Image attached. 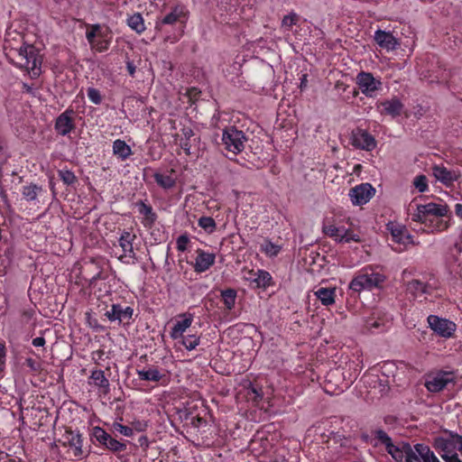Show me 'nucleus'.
Instances as JSON below:
<instances>
[{"label": "nucleus", "instance_id": "f257e3e1", "mask_svg": "<svg viewBox=\"0 0 462 462\" xmlns=\"http://www.w3.org/2000/svg\"><path fill=\"white\" fill-rule=\"evenodd\" d=\"M4 50L10 61L24 69L30 78L34 79L40 76L42 57L34 46L24 43V38L21 32L9 28L5 33Z\"/></svg>", "mask_w": 462, "mask_h": 462}, {"label": "nucleus", "instance_id": "f03ea898", "mask_svg": "<svg viewBox=\"0 0 462 462\" xmlns=\"http://www.w3.org/2000/svg\"><path fill=\"white\" fill-rule=\"evenodd\" d=\"M409 210L411 220L424 226L421 228L424 232H443L449 226L448 222L441 218L448 211V206L445 204L430 202L425 205H417L413 211L411 208Z\"/></svg>", "mask_w": 462, "mask_h": 462}, {"label": "nucleus", "instance_id": "7ed1b4c3", "mask_svg": "<svg viewBox=\"0 0 462 462\" xmlns=\"http://www.w3.org/2000/svg\"><path fill=\"white\" fill-rule=\"evenodd\" d=\"M193 321L194 315L190 312L177 315L170 331L171 337L174 340H180L183 346H197L199 344V337L195 334L185 336V333L190 331L189 328Z\"/></svg>", "mask_w": 462, "mask_h": 462}, {"label": "nucleus", "instance_id": "20e7f679", "mask_svg": "<svg viewBox=\"0 0 462 462\" xmlns=\"http://www.w3.org/2000/svg\"><path fill=\"white\" fill-rule=\"evenodd\" d=\"M385 280L386 277L383 273L376 272L372 266H366L352 279L348 287L356 292L372 291L380 288Z\"/></svg>", "mask_w": 462, "mask_h": 462}, {"label": "nucleus", "instance_id": "39448f33", "mask_svg": "<svg viewBox=\"0 0 462 462\" xmlns=\"http://www.w3.org/2000/svg\"><path fill=\"white\" fill-rule=\"evenodd\" d=\"M86 38L93 51L104 52L108 50L112 42V32L99 24H93L88 28Z\"/></svg>", "mask_w": 462, "mask_h": 462}, {"label": "nucleus", "instance_id": "423d86ee", "mask_svg": "<svg viewBox=\"0 0 462 462\" xmlns=\"http://www.w3.org/2000/svg\"><path fill=\"white\" fill-rule=\"evenodd\" d=\"M188 17H189V10L187 9V7L182 5H176L171 9V11L169 14H167L161 20L160 23H158L156 24V28H158L159 30H162V27H161L162 25L173 24L176 23H180L181 27H184L185 23L188 20ZM182 33H183V28H181L179 31L178 34L175 35L174 37H172V38L170 36L166 37L165 41L170 42L171 43L176 42L181 37Z\"/></svg>", "mask_w": 462, "mask_h": 462}, {"label": "nucleus", "instance_id": "0eeeda50", "mask_svg": "<svg viewBox=\"0 0 462 462\" xmlns=\"http://www.w3.org/2000/svg\"><path fill=\"white\" fill-rule=\"evenodd\" d=\"M455 374L449 371H433L426 375L424 386L430 393H439L445 389L448 383L455 382Z\"/></svg>", "mask_w": 462, "mask_h": 462}, {"label": "nucleus", "instance_id": "6e6552de", "mask_svg": "<svg viewBox=\"0 0 462 462\" xmlns=\"http://www.w3.org/2000/svg\"><path fill=\"white\" fill-rule=\"evenodd\" d=\"M434 447L442 458L462 452V436L450 433L449 437H439L435 439Z\"/></svg>", "mask_w": 462, "mask_h": 462}, {"label": "nucleus", "instance_id": "1a4fd4ad", "mask_svg": "<svg viewBox=\"0 0 462 462\" xmlns=\"http://www.w3.org/2000/svg\"><path fill=\"white\" fill-rule=\"evenodd\" d=\"M323 232L326 236L337 243L360 242V236L344 226L336 224H324Z\"/></svg>", "mask_w": 462, "mask_h": 462}, {"label": "nucleus", "instance_id": "9d476101", "mask_svg": "<svg viewBox=\"0 0 462 462\" xmlns=\"http://www.w3.org/2000/svg\"><path fill=\"white\" fill-rule=\"evenodd\" d=\"M246 137L243 131L236 127H228L223 131L222 143L226 149L234 154L241 152L245 148Z\"/></svg>", "mask_w": 462, "mask_h": 462}, {"label": "nucleus", "instance_id": "9b49d317", "mask_svg": "<svg viewBox=\"0 0 462 462\" xmlns=\"http://www.w3.org/2000/svg\"><path fill=\"white\" fill-rule=\"evenodd\" d=\"M427 321L430 329L440 337L451 338L457 330V324L446 318L430 315Z\"/></svg>", "mask_w": 462, "mask_h": 462}, {"label": "nucleus", "instance_id": "f8f14e48", "mask_svg": "<svg viewBox=\"0 0 462 462\" xmlns=\"http://www.w3.org/2000/svg\"><path fill=\"white\" fill-rule=\"evenodd\" d=\"M356 83L362 94L366 97H374L378 90L382 88V81L370 72L361 71L356 75Z\"/></svg>", "mask_w": 462, "mask_h": 462}, {"label": "nucleus", "instance_id": "ddd939ff", "mask_svg": "<svg viewBox=\"0 0 462 462\" xmlns=\"http://www.w3.org/2000/svg\"><path fill=\"white\" fill-rule=\"evenodd\" d=\"M375 189L370 183H361L349 190L348 196L354 206H362L374 196Z\"/></svg>", "mask_w": 462, "mask_h": 462}, {"label": "nucleus", "instance_id": "4468645a", "mask_svg": "<svg viewBox=\"0 0 462 462\" xmlns=\"http://www.w3.org/2000/svg\"><path fill=\"white\" fill-rule=\"evenodd\" d=\"M432 175L437 181H439L446 187H452L460 177L457 170L448 169L443 164H435L432 167Z\"/></svg>", "mask_w": 462, "mask_h": 462}, {"label": "nucleus", "instance_id": "2eb2a0df", "mask_svg": "<svg viewBox=\"0 0 462 462\" xmlns=\"http://www.w3.org/2000/svg\"><path fill=\"white\" fill-rule=\"evenodd\" d=\"M387 229L390 231L393 241L399 245V247L394 248L395 251H402L408 245L413 244L412 236L407 232L404 226L390 223L387 226Z\"/></svg>", "mask_w": 462, "mask_h": 462}, {"label": "nucleus", "instance_id": "dca6fc26", "mask_svg": "<svg viewBox=\"0 0 462 462\" xmlns=\"http://www.w3.org/2000/svg\"><path fill=\"white\" fill-rule=\"evenodd\" d=\"M134 310L131 307H123L120 304H113L111 309L106 310L105 316L111 322L118 324H128L133 317Z\"/></svg>", "mask_w": 462, "mask_h": 462}, {"label": "nucleus", "instance_id": "f3484780", "mask_svg": "<svg viewBox=\"0 0 462 462\" xmlns=\"http://www.w3.org/2000/svg\"><path fill=\"white\" fill-rule=\"evenodd\" d=\"M351 143L357 149L368 152L373 151L376 146L374 137L363 129H356L352 133Z\"/></svg>", "mask_w": 462, "mask_h": 462}, {"label": "nucleus", "instance_id": "a211bd4d", "mask_svg": "<svg viewBox=\"0 0 462 462\" xmlns=\"http://www.w3.org/2000/svg\"><path fill=\"white\" fill-rule=\"evenodd\" d=\"M136 374L138 378L142 381L162 383V384H166L168 383L166 371L163 369H158L152 365L144 367L143 369H137Z\"/></svg>", "mask_w": 462, "mask_h": 462}, {"label": "nucleus", "instance_id": "6ab92c4d", "mask_svg": "<svg viewBox=\"0 0 462 462\" xmlns=\"http://www.w3.org/2000/svg\"><path fill=\"white\" fill-rule=\"evenodd\" d=\"M245 279L251 285L259 289L264 290L273 285V277L270 273L262 269L249 271Z\"/></svg>", "mask_w": 462, "mask_h": 462}, {"label": "nucleus", "instance_id": "aec40b11", "mask_svg": "<svg viewBox=\"0 0 462 462\" xmlns=\"http://www.w3.org/2000/svg\"><path fill=\"white\" fill-rule=\"evenodd\" d=\"M418 457L421 462H440L434 452L424 444H416L414 451L404 459V462H414Z\"/></svg>", "mask_w": 462, "mask_h": 462}, {"label": "nucleus", "instance_id": "412c9836", "mask_svg": "<svg viewBox=\"0 0 462 462\" xmlns=\"http://www.w3.org/2000/svg\"><path fill=\"white\" fill-rule=\"evenodd\" d=\"M216 261L214 253L206 252L202 249L197 250V257L194 263V270L196 273H204L208 271Z\"/></svg>", "mask_w": 462, "mask_h": 462}, {"label": "nucleus", "instance_id": "4be33fe9", "mask_svg": "<svg viewBox=\"0 0 462 462\" xmlns=\"http://www.w3.org/2000/svg\"><path fill=\"white\" fill-rule=\"evenodd\" d=\"M72 114V110H66L57 117L55 130L59 134L68 135L74 129Z\"/></svg>", "mask_w": 462, "mask_h": 462}, {"label": "nucleus", "instance_id": "5701e85b", "mask_svg": "<svg viewBox=\"0 0 462 462\" xmlns=\"http://www.w3.org/2000/svg\"><path fill=\"white\" fill-rule=\"evenodd\" d=\"M374 38L376 43L387 51H394L400 44L393 33L380 29L374 32Z\"/></svg>", "mask_w": 462, "mask_h": 462}, {"label": "nucleus", "instance_id": "b1692460", "mask_svg": "<svg viewBox=\"0 0 462 462\" xmlns=\"http://www.w3.org/2000/svg\"><path fill=\"white\" fill-rule=\"evenodd\" d=\"M386 450L398 462H402L414 451L408 443L404 442L397 445L392 443L386 448Z\"/></svg>", "mask_w": 462, "mask_h": 462}, {"label": "nucleus", "instance_id": "393cba45", "mask_svg": "<svg viewBox=\"0 0 462 462\" xmlns=\"http://www.w3.org/2000/svg\"><path fill=\"white\" fill-rule=\"evenodd\" d=\"M378 107H382L381 114H386L393 117H396L401 115L403 109V105L399 98L393 97L380 102Z\"/></svg>", "mask_w": 462, "mask_h": 462}, {"label": "nucleus", "instance_id": "a878e982", "mask_svg": "<svg viewBox=\"0 0 462 462\" xmlns=\"http://www.w3.org/2000/svg\"><path fill=\"white\" fill-rule=\"evenodd\" d=\"M88 380L89 384L97 387L100 393L106 394L109 393V381L102 370L92 371Z\"/></svg>", "mask_w": 462, "mask_h": 462}, {"label": "nucleus", "instance_id": "bb28decb", "mask_svg": "<svg viewBox=\"0 0 462 462\" xmlns=\"http://www.w3.org/2000/svg\"><path fill=\"white\" fill-rule=\"evenodd\" d=\"M66 439L69 446L73 448V455L77 457H82L83 439L81 434L79 432L69 430L66 432Z\"/></svg>", "mask_w": 462, "mask_h": 462}, {"label": "nucleus", "instance_id": "cd10ccee", "mask_svg": "<svg viewBox=\"0 0 462 462\" xmlns=\"http://www.w3.org/2000/svg\"><path fill=\"white\" fill-rule=\"evenodd\" d=\"M153 177H154L156 183L164 189H171L176 184V179L174 176L173 170H171L170 171L163 172V173L155 172Z\"/></svg>", "mask_w": 462, "mask_h": 462}, {"label": "nucleus", "instance_id": "c85d7f7f", "mask_svg": "<svg viewBox=\"0 0 462 462\" xmlns=\"http://www.w3.org/2000/svg\"><path fill=\"white\" fill-rule=\"evenodd\" d=\"M112 149L114 155L121 161L127 160L133 153L131 147L121 139L113 142Z\"/></svg>", "mask_w": 462, "mask_h": 462}, {"label": "nucleus", "instance_id": "c756f323", "mask_svg": "<svg viewBox=\"0 0 462 462\" xmlns=\"http://www.w3.org/2000/svg\"><path fill=\"white\" fill-rule=\"evenodd\" d=\"M314 295L325 306H329L335 303L336 288L320 287L314 291Z\"/></svg>", "mask_w": 462, "mask_h": 462}, {"label": "nucleus", "instance_id": "7c9ffc66", "mask_svg": "<svg viewBox=\"0 0 462 462\" xmlns=\"http://www.w3.org/2000/svg\"><path fill=\"white\" fill-rule=\"evenodd\" d=\"M406 291L415 299L430 293L428 285L419 280L409 282L406 284Z\"/></svg>", "mask_w": 462, "mask_h": 462}, {"label": "nucleus", "instance_id": "2f4dec72", "mask_svg": "<svg viewBox=\"0 0 462 462\" xmlns=\"http://www.w3.org/2000/svg\"><path fill=\"white\" fill-rule=\"evenodd\" d=\"M134 237V236L129 232H124L120 236L119 245L125 253V256L133 257L134 254L133 247Z\"/></svg>", "mask_w": 462, "mask_h": 462}, {"label": "nucleus", "instance_id": "473e14b6", "mask_svg": "<svg viewBox=\"0 0 462 462\" xmlns=\"http://www.w3.org/2000/svg\"><path fill=\"white\" fill-rule=\"evenodd\" d=\"M127 25L139 34L145 31L144 21L140 13L130 15L127 18Z\"/></svg>", "mask_w": 462, "mask_h": 462}, {"label": "nucleus", "instance_id": "72a5a7b5", "mask_svg": "<svg viewBox=\"0 0 462 462\" xmlns=\"http://www.w3.org/2000/svg\"><path fill=\"white\" fill-rule=\"evenodd\" d=\"M281 245L273 244L270 240H265L261 245V251L265 254L268 257H275L281 252Z\"/></svg>", "mask_w": 462, "mask_h": 462}, {"label": "nucleus", "instance_id": "f704fd0d", "mask_svg": "<svg viewBox=\"0 0 462 462\" xmlns=\"http://www.w3.org/2000/svg\"><path fill=\"white\" fill-rule=\"evenodd\" d=\"M245 391L248 401L255 404L263 398L262 390L254 387L250 382L246 383Z\"/></svg>", "mask_w": 462, "mask_h": 462}, {"label": "nucleus", "instance_id": "c9c22d12", "mask_svg": "<svg viewBox=\"0 0 462 462\" xmlns=\"http://www.w3.org/2000/svg\"><path fill=\"white\" fill-rule=\"evenodd\" d=\"M198 225L207 234H212L217 229L216 221L211 217H201L198 220Z\"/></svg>", "mask_w": 462, "mask_h": 462}, {"label": "nucleus", "instance_id": "e433bc0d", "mask_svg": "<svg viewBox=\"0 0 462 462\" xmlns=\"http://www.w3.org/2000/svg\"><path fill=\"white\" fill-rule=\"evenodd\" d=\"M222 300L225 307L231 310L236 303V292L235 290L228 289L221 292Z\"/></svg>", "mask_w": 462, "mask_h": 462}, {"label": "nucleus", "instance_id": "4c0bfd02", "mask_svg": "<svg viewBox=\"0 0 462 462\" xmlns=\"http://www.w3.org/2000/svg\"><path fill=\"white\" fill-rule=\"evenodd\" d=\"M91 436L104 447L110 438V435L99 426L93 427Z\"/></svg>", "mask_w": 462, "mask_h": 462}, {"label": "nucleus", "instance_id": "58836bf2", "mask_svg": "<svg viewBox=\"0 0 462 462\" xmlns=\"http://www.w3.org/2000/svg\"><path fill=\"white\" fill-rule=\"evenodd\" d=\"M40 190L41 188L39 186L35 184H30L23 188L22 194L26 200L34 201L37 199Z\"/></svg>", "mask_w": 462, "mask_h": 462}, {"label": "nucleus", "instance_id": "ea45409f", "mask_svg": "<svg viewBox=\"0 0 462 462\" xmlns=\"http://www.w3.org/2000/svg\"><path fill=\"white\" fill-rule=\"evenodd\" d=\"M298 21H299V16L294 13L285 15L282 21V28L283 32H291L293 29V26L296 25Z\"/></svg>", "mask_w": 462, "mask_h": 462}, {"label": "nucleus", "instance_id": "a19ab883", "mask_svg": "<svg viewBox=\"0 0 462 462\" xmlns=\"http://www.w3.org/2000/svg\"><path fill=\"white\" fill-rule=\"evenodd\" d=\"M138 209L140 214L145 217V222L147 224H152L155 220V215L152 213V208L151 206L141 202L138 204Z\"/></svg>", "mask_w": 462, "mask_h": 462}, {"label": "nucleus", "instance_id": "79ce46f5", "mask_svg": "<svg viewBox=\"0 0 462 462\" xmlns=\"http://www.w3.org/2000/svg\"><path fill=\"white\" fill-rule=\"evenodd\" d=\"M412 184L414 188L420 193L426 192L429 189L428 179L423 174L417 175L414 178Z\"/></svg>", "mask_w": 462, "mask_h": 462}, {"label": "nucleus", "instance_id": "37998d69", "mask_svg": "<svg viewBox=\"0 0 462 462\" xmlns=\"http://www.w3.org/2000/svg\"><path fill=\"white\" fill-rule=\"evenodd\" d=\"M105 447L113 452L124 451L126 448L125 444L118 441L117 439L112 438L111 436Z\"/></svg>", "mask_w": 462, "mask_h": 462}, {"label": "nucleus", "instance_id": "c03bdc74", "mask_svg": "<svg viewBox=\"0 0 462 462\" xmlns=\"http://www.w3.org/2000/svg\"><path fill=\"white\" fill-rule=\"evenodd\" d=\"M112 429L115 431H116L125 437H132L134 435V429H132L131 427H128V426H125L118 421H115L112 424Z\"/></svg>", "mask_w": 462, "mask_h": 462}, {"label": "nucleus", "instance_id": "a18cd8bd", "mask_svg": "<svg viewBox=\"0 0 462 462\" xmlns=\"http://www.w3.org/2000/svg\"><path fill=\"white\" fill-rule=\"evenodd\" d=\"M88 99L95 105H99L102 102V95L100 91L95 88H88L87 90Z\"/></svg>", "mask_w": 462, "mask_h": 462}, {"label": "nucleus", "instance_id": "49530a36", "mask_svg": "<svg viewBox=\"0 0 462 462\" xmlns=\"http://www.w3.org/2000/svg\"><path fill=\"white\" fill-rule=\"evenodd\" d=\"M189 238L187 235L180 236L176 240V248L179 252H185L188 249Z\"/></svg>", "mask_w": 462, "mask_h": 462}, {"label": "nucleus", "instance_id": "de8ad7c7", "mask_svg": "<svg viewBox=\"0 0 462 462\" xmlns=\"http://www.w3.org/2000/svg\"><path fill=\"white\" fill-rule=\"evenodd\" d=\"M60 177L66 184H72L76 180L75 174L70 171H60Z\"/></svg>", "mask_w": 462, "mask_h": 462}, {"label": "nucleus", "instance_id": "09e8293b", "mask_svg": "<svg viewBox=\"0 0 462 462\" xmlns=\"http://www.w3.org/2000/svg\"><path fill=\"white\" fill-rule=\"evenodd\" d=\"M375 437L382 444L385 446V448L393 443L392 439L383 430H377Z\"/></svg>", "mask_w": 462, "mask_h": 462}, {"label": "nucleus", "instance_id": "8fccbe9b", "mask_svg": "<svg viewBox=\"0 0 462 462\" xmlns=\"http://www.w3.org/2000/svg\"><path fill=\"white\" fill-rule=\"evenodd\" d=\"M375 437L382 444L385 446V448L393 443L392 439L383 430H377Z\"/></svg>", "mask_w": 462, "mask_h": 462}, {"label": "nucleus", "instance_id": "3c124183", "mask_svg": "<svg viewBox=\"0 0 462 462\" xmlns=\"http://www.w3.org/2000/svg\"><path fill=\"white\" fill-rule=\"evenodd\" d=\"M391 325V321L387 320L386 322L380 323L379 321H373L368 324L370 328L377 329L378 331H383L387 329Z\"/></svg>", "mask_w": 462, "mask_h": 462}, {"label": "nucleus", "instance_id": "603ef678", "mask_svg": "<svg viewBox=\"0 0 462 462\" xmlns=\"http://www.w3.org/2000/svg\"><path fill=\"white\" fill-rule=\"evenodd\" d=\"M147 427H148V423L146 421L134 420V421H133L131 428L134 429V431L143 432V431L146 430Z\"/></svg>", "mask_w": 462, "mask_h": 462}, {"label": "nucleus", "instance_id": "864d4df0", "mask_svg": "<svg viewBox=\"0 0 462 462\" xmlns=\"http://www.w3.org/2000/svg\"><path fill=\"white\" fill-rule=\"evenodd\" d=\"M138 445L143 450H147L150 446V440L148 439L147 436L142 435L141 437H139Z\"/></svg>", "mask_w": 462, "mask_h": 462}, {"label": "nucleus", "instance_id": "5fc2aeb1", "mask_svg": "<svg viewBox=\"0 0 462 462\" xmlns=\"http://www.w3.org/2000/svg\"><path fill=\"white\" fill-rule=\"evenodd\" d=\"M455 247L458 252H462V226L459 228L458 235L455 242Z\"/></svg>", "mask_w": 462, "mask_h": 462}, {"label": "nucleus", "instance_id": "6e6d98bb", "mask_svg": "<svg viewBox=\"0 0 462 462\" xmlns=\"http://www.w3.org/2000/svg\"><path fill=\"white\" fill-rule=\"evenodd\" d=\"M181 149L185 152L187 155L190 154V144L189 143L188 140L180 143Z\"/></svg>", "mask_w": 462, "mask_h": 462}, {"label": "nucleus", "instance_id": "4d7b16f0", "mask_svg": "<svg viewBox=\"0 0 462 462\" xmlns=\"http://www.w3.org/2000/svg\"><path fill=\"white\" fill-rule=\"evenodd\" d=\"M45 339L42 337H37L32 340L33 346H43Z\"/></svg>", "mask_w": 462, "mask_h": 462}, {"label": "nucleus", "instance_id": "13d9d810", "mask_svg": "<svg viewBox=\"0 0 462 462\" xmlns=\"http://www.w3.org/2000/svg\"><path fill=\"white\" fill-rule=\"evenodd\" d=\"M126 68L128 70V73L133 77L135 73V66L133 61L128 60L126 62Z\"/></svg>", "mask_w": 462, "mask_h": 462}, {"label": "nucleus", "instance_id": "bf43d9fd", "mask_svg": "<svg viewBox=\"0 0 462 462\" xmlns=\"http://www.w3.org/2000/svg\"><path fill=\"white\" fill-rule=\"evenodd\" d=\"M5 363V348H0V371L3 370Z\"/></svg>", "mask_w": 462, "mask_h": 462}, {"label": "nucleus", "instance_id": "052dcab7", "mask_svg": "<svg viewBox=\"0 0 462 462\" xmlns=\"http://www.w3.org/2000/svg\"><path fill=\"white\" fill-rule=\"evenodd\" d=\"M445 462H462L457 454L442 458Z\"/></svg>", "mask_w": 462, "mask_h": 462}, {"label": "nucleus", "instance_id": "680f3d73", "mask_svg": "<svg viewBox=\"0 0 462 462\" xmlns=\"http://www.w3.org/2000/svg\"><path fill=\"white\" fill-rule=\"evenodd\" d=\"M26 363H27V365L32 369V370H37L38 367H39V365L38 363H36L35 361H33L32 358H28L26 360Z\"/></svg>", "mask_w": 462, "mask_h": 462}, {"label": "nucleus", "instance_id": "e2e57ef3", "mask_svg": "<svg viewBox=\"0 0 462 462\" xmlns=\"http://www.w3.org/2000/svg\"><path fill=\"white\" fill-rule=\"evenodd\" d=\"M455 213L458 217L462 218V204L457 203L455 205Z\"/></svg>", "mask_w": 462, "mask_h": 462}, {"label": "nucleus", "instance_id": "0e129e2a", "mask_svg": "<svg viewBox=\"0 0 462 462\" xmlns=\"http://www.w3.org/2000/svg\"><path fill=\"white\" fill-rule=\"evenodd\" d=\"M184 135H185V137L187 139H189L192 135V131L191 130H185Z\"/></svg>", "mask_w": 462, "mask_h": 462}]
</instances>
